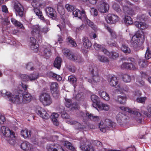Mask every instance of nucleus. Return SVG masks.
<instances>
[{
    "instance_id": "obj_2",
    "label": "nucleus",
    "mask_w": 151,
    "mask_h": 151,
    "mask_svg": "<svg viewBox=\"0 0 151 151\" xmlns=\"http://www.w3.org/2000/svg\"><path fill=\"white\" fill-rule=\"evenodd\" d=\"M73 14L75 17H78L81 19L83 20L86 24H88L93 29H96V26L93 22L87 18L84 11L82 10L81 12L79 9H76L73 11Z\"/></svg>"
},
{
    "instance_id": "obj_27",
    "label": "nucleus",
    "mask_w": 151,
    "mask_h": 151,
    "mask_svg": "<svg viewBox=\"0 0 151 151\" xmlns=\"http://www.w3.org/2000/svg\"><path fill=\"white\" fill-rule=\"evenodd\" d=\"M98 110H104L107 111L110 109V106L109 105L104 103H99L96 108Z\"/></svg>"
},
{
    "instance_id": "obj_9",
    "label": "nucleus",
    "mask_w": 151,
    "mask_h": 151,
    "mask_svg": "<svg viewBox=\"0 0 151 151\" xmlns=\"http://www.w3.org/2000/svg\"><path fill=\"white\" fill-rule=\"evenodd\" d=\"M39 99L44 106L49 105L52 102L50 95L46 93H41L39 96Z\"/></svg>"
},
{
    "instance_id": "obj_11",
    "label": "nucleus",
    "mask_w": 151,
    "mask_h": 151,
    "mask_svg": "<svg viewBox=\"0 0 151 151\" xmlns=\"http://www.w3.org/2000/svg\"><path fill=\"white\" fill-rule=\"evenodd\" d=\"M81 142V143L80 148L81 150L85 151H94L93 148L91 145L89 144L85 138H82Z\"/></svg>"
},
{
    "instance_id": "obj_23",
    "label": "nucleus",
    "mask_w": 151,
    "mask_h": 151,
    "mask_svg": "<svg viewBox=\"0 0 151 151\" xmlns=\"http://www.w3.org/2000/svg\"><path fill=\"white\" fill-rule=\"evenodd\" d=\"M98 94L105 101H108L110 99L109 94L103 89H99L98 91Z\"/></svg>"
},
{
    "instance_id": "obj_48",
    "label": "nucleus",
    "mask_w": 151,
    "mask_h": 151,
    "mask_svg": "<svg viewBox=\"0 0 151 151\" xmlns=\"http://www.w3.org/2000/svg\"><path fill=\"white\" fill-rule=\"evenodd\" d=\"M39 77V74L38 73H33L28 76V81L29 80L32 81L37 79Z\"/></svg>"
},
{
    "instance_id": "obj_52",
    "label": "nucleus",
    "mask_w": 151,
    "mask_h": 151,
    "mask_svg": "<svg viewBox=\"0 0 151 151\" xmlns=\"http://www.w3.org/2000/svg\"><path fill=\"white\" fill-rule=\"evenodd\" d=\"M65 8L68 12L73 11L75 9L74 7L69 4H66L65 5Z\"/></svg>"
},
{
    "instance_id": "obj_16",
    "label": "nucleus",
    "mask_w": 151,
    "mask_h": 151,
    "mask_svg": "<svg viewBox=\"0 0 151 151\" xmlns=\"http://www.w3.org/2000/svg\"><path fill=\"white\" fill-rule=\"evenodd\" d=\"M81 116L84 117L85 116L88 117L89 119L95 122H99L100 120V118L97 116H94L93 114H90L89 113H86L84 114L83 112H80Z\"/></svg>"
},
{
    "instance_id": "obj_43",
    "label": "nucleus",
    "mask_w": 151,
    "mask_h": 151,
    "mask_svg": "<svg viewBox=\"0 0 151 151\" xmlns=\"http://www.w3.org/2000/svg\"><path fill=\"white\" fill-rule=\"evenodd\" d=\"M63 144L68 149L72 151H76L75 148L68 141H65L63 142Z\"/></svg>"
},
{
    "instance_id": "obj_44",
    "label": "nucleus",
    "mask_w": 151,
    "mask_h": 151,
    "mask_svg": "<svg viewBox=\"0 0 151 151\" xmlns=\"http://www.w3.org/2000/svg\"><path fill=\"white\" fill-rule=\"evenodd\" d=\"M11 20L12 22L15 26L21 28H24L23 24L20 22L13 18H12Z\"/></svg>"
},
{
    "instance_id": "obj_62",
    "label": "nucleus",
    "mask_w": 151,
    "mask_h": 151,
    "mask_svg": "<svg viewBox=\"0 0 151 151\" xmlns=\"http://www.w3.org/2000/svg\"><path fill=\"white\" fill-rule=\"evenodd\" d=\"M146 99L147 98L145 97L137 98V99L136 101L137 102L143 103L145 102V101Z\"/></svg>"
},
{
    "instance_id": "obj_59",
    "label": "nucleus",
    "mask_w": 151,
    "mask_h": 151,
    "mask_svg": "<svg viewBox=\"0 0 151 151\" xmlns=\"http://www.w3.org/2000/svg\"><path fill=\"white\" fill-rule=\"evenodd\" d=\"M68 41L71 44L73 47H75L77 46V44L73 38L70 37L68 38Z\"/></svg>"
},
{
    "instance_id": "obj_45",
    "label": "nucleus",
    "mask_w": 151,
    "mask_h": 151,
    "mask_svg": "<svg viewBox=\"0 0 151 151\" xmlns=\"http://www.w3.org/2000/svg\"><path fill=\"white\" fill-rule=\"evenodd\" d=\"M89 70L93 75L98 74V70L97 67L95 65H92L89 68Z\"/></svg>"
},
{
    "instance_id": "obj_7",
    "label": "nucleus",
    "mask_w": 151,
    "mask_h": 151,
    "mask_svg": "<svg viewBox=\"0 0 151 151\" xmlns=\"http://www.w3.org/2000/svg\"><path fill=\"white\" fill-rule=\"evenodd\" d=\"M103 122H101L99 124V127L100 130L105 132L106 129H111L115 127L116 124L110 120L107 119L105 121V124L103 125Z\"/></svg>"
},
{
    "instance_id": "obj_22",
    "label": "nucleus",
    "mask_w": 151,
    "mask_h": 151,
    "mask_svg": "<svg viewBox=\"0 0 151 151\" xmlns=\"http://www.w3.org/2000/svg\"><path fill=\"white\" fill-rule=\"evenodd\" d=\"M102 50L104 53L108 56L109 58L113 59H115L119 56V54L115 52H111L108 51L105 48H102Z\"/></svg>"
},
{
    "instance_id": "obj_46",
    "label": "nucleus",
    "mask_w": 151,
    "mask_h": 151,
    "mask_svg": "<svg viewBox=\"0 0 151 151\" xmlns=\"http://www.w3.org/2000/svg\"><path fill=\"white\" fill-rule=\"evenodd\" d=\"M125 116L123 114L119 112L116 116V119L117 122L119 123H121L122 121L125 118Z\"/></svg>"
},
{
    "instance_id": "obj_8",
    "label": "nucleus",
    "mask_w": 151,
    "mask_h": 151,
    "mask_svg": "<svg viewBox=\"0 0 151 151\" xmlns=\"http://www.w3.org/2000/svg\"><path fill=\"white\" fill-rule=\"evenodd\" d=\"M119 108L121 110L128 112L131 113L132 115H134V118L139 123H141L142 121V119L141 118L142 114L138 113V111L136 110H132V109H129L128 107H125L124 106H121L119 107Z\"/></svg>"
},
{
    "instance_id": "obj_35",
    "label": "nucleus",
    "mask_w": 151,
    "mask_h": 151,
    "mask_svg": "<svg viewBox=\"0 0 151 151\" xmlns=\"http://www.w3.org/2000/svg\"><path fill=\"white\" fill-rule=\"evenodd\" d=\"M21 134L22 136L25 139L29 138L31 135L30 131L27 129L22 130L21 132Z\"/></svg>"
},
{
    "instance_id": "obj_60",
    "label": "nucleus",
    "mask_w": 151,
    "mask_h": 151,
    "mask_svg": "<svg viewBox=\"0 0 151 151\" xmlns=\"http://www.w3.org/2000/svg\"><path fill=\"white\" fill-rule=\"evenodd\" d=\"M65 106L68 107L69 108L72 105V102L70 99H65Z\"/></svg>"
},
{
    "instance_id": "obj_6",
    "label": "nucleus",
    "mask_w": 151,
    "mask_h": 151,
    "mask_svg": "<svg viewBox=\"0 0 151 151\" xmlns=\"http://www.w3.org/2000/svg\"><path fill=\"white\" fill-rule=\"evenodd\" d=\"M108 81L110 85L116 88L118 91V92H119L120 93H123L124 91H127L128 90L127 88H126L124 89L120 85L118 80L116 77L113 76L109 78Z\"/></svg>"
},
{
    "instance_id": "obj_4",
    "label": "nucleus",
    "mask_w": 151,
    "mask_h": 151,
    "mask_svg": "<svg viewBox=\"0 0 151 151\" xmlns=\"http://www.w3.org/2000/svg\"><path fill=\"white\" fill-rule=\"evenodd\" d=\"M0 132L3 133V135L7 139V140L11 145L14 144V140L12 139L14 138V134L13 132L9 129L8 127L3 126L0 128Z\"/></svg>"
},
{
    "instance_id": "obj_18",
    "label": "nucleus",
    "mask_w": 151,
    "mask_h": 151,
    "mask_svg": "<svg viewBox=\"0 0 151 151\" xmlns=\"http://www.w3.org/2000/svg\"><path fill=\"white\" fill-rule=\"evenodd\" d=\"M21 147L25 151H35L32 145L27 141L23 142L21 144Z\"/></svg>"
},
{
    "instance_id": "obj_57",
    "label": "nucleus",
    "mask_w": 151,
    "mask_h": 151,
    "mask_svg": "<svg viewBox=\"0 0 151 151\" xmlns=\"http://www.w3.org/2000/svg\"><path fill=\"white\" fill-rule=\"evenodd\" d=\"M68 80L70 83L73 84L76 82L77 80L76 78L73 76H69L68 77Z\"/></svg>"
},
{
    "instance_id": "obj_38",
    "label": "nucleus",
    "mask_w": 151,
    "mask_h": 151,
    "mask_svg": "<svg viewBox=\"0 0 151 151\" xmlns=\"http://www.w3.org/2000/svg\"><path fill=\"white\" fill-rule=\"evenodd\" d=\"M100 80V78L98 74L97 75H93L92 76V80L90 79H88V82L92 83H95L99 82Z\"/></svg>"
},
{
    "instance_id": "obj_32",
    "label": "nucleus",
    "mask_w": 151,
    "mask_h": 151,
    "mask_svg": "<svg viewBox=\"0 0 151 151\" xmlns=\"http://www.w3.org/2000/svg\"><path fill=\"white\" fill-rule=\"evenodd\" d=\"M123 19L124 23L127 26L133 23V22L132 18L129 16L125 15L123 16Z\"/></svg>"
},
{
    "instance_id": "obj_15",
    "label": "nucleus",
    "mask_w": 151,
    "mask_h": 151,
    "mask_svg": "<svg viewBox=\"0 0 151 151\" xmlns=\"http://www.w3.org/2000/svg\"><path fill=\"white\" fill-rule=\"evenodd\" d=\"M1 95L4 97H7L9 99L10 101H11L13 103H14L12 101V100L14 99L15 98H17V95H12L11 93L9 91H7L5 90H3L0 92V95Z\"/></svg>"
},
{
    "instance_id": "obj_58",
    "label": "nucleus",
    "mask_w": 151,
    "mask_h": 151,
    "mask_svg": "<svg viewBox=\"0 0 151 151\" xmlns=\"http://www.w3.org/2000/svg\"><path fill=\"white\" fill-rule=\"evenodd\" d=\"M113 8L117 12H120L121 11L119 5L117 4L114 3L113 5Z\"/></svg>"
},
{
    "instance_id": "obj_21",
    "label": "nucleus",
    "mask_w": 151,
    "mask_h": 151,
    "mask_svg": "<svg viewBox=\"0 0 151 151\" xmlns=\"http://www.w3.org/2000/svg\"><path fill=\"white\" fill-rule=\"evenodd\" d=\"M91 100L93 102L92 105L95 108H97V106L100 103V100L99 97L95 94H93L91 96Z\"/></svg>"
},
{
    "instance_id": "obj_51",
    "label": "nucleus",
    "mask_w": 151,
    "mask_h": 151,
    "mask_svg": "<svg viewBox=\"0 0 151 151\" xmlns=\"http://www.w3.org/2000/svg\"><path fill=\"white\" fill-rule=\"evenodd\" d=\"M106 29L110 32L113 38H115L116 37V35L115 32L108 27H106Z\"/></svg>"
},
{
    "instance_id": "obj_42",
    "label": "nucleus",
    "mask_w": 151,
    "mask_h": 151,
    "mask_svg": "<svg viewBox=\"0 0 151 151\" xmlns=\"http://www.w3.org/2000/svg\"><path fill=\"white\" fill-rule=\"evenodd\" d=\"M121 49L126 54H129L131 53V51L130 48L126 45H122Z\"/></svg>"
},
{
    "instance_id": "obj_5",
    "label": "nucleus",
    "mask_w": 151,
    "mask_h": 151,
    "mask_svg": "<svg viewBox=\"0 0 151 151\" xmlns=\"http://www.w3.org/2000/svg\"><path fill=\"white\" fill-rule=\"evenodd\" d=\"M62 52L68 58L73 61H76L79 64L82 63L83 61V59L81 56L77 54L71 53L68 49H64L63 50Z\"/></svg>"
},
{
    "instance_id": "obj_64",
    "label": "nucleus",
    "mask_w": 151,
    "mask_h": 151,
    "mask_svg": "<svg viewBox=\"0 0 151 151\" xmlns=\"http://www.w3.org/2000/svg\"><path fill=\"white\" fill-rule=\"evenodd\" d=\"M90 12L91 13H93L94 16L97 15L98 12L97 10L94 8H91Z\"/></svg>"
},
{
    "instance_id": "obj_34",
    "label": "nucleus",
    "mask_w": 151,
    "mask_h": 151,
    "mask_svg": "<svg viewBox=\"0 0 151 151\" xmlns=\"http://www.w3.org/2000/svg\"><path fill=\"white\" fill-rule=\"evenodd\" d=\"M84 47L86 48H88L92 45L91 42L87 37H84L82 39Z\"/></svg>"
},
{
    "instance_id": "obj_13",
    "label": "nucleus",
    "mask_w": 151,
    "mask_h": 151,
    "mask_svg": "<svg viewBox=\"0 0 151 151\" xmlns=\"http://www.w3.org/2000/svg\"><path fill=\"white\" fill-rule=\"evenodd\" d=\"M105 20L108 23H114L119 20L118 16L114 14H108L105 17Z\"/></svg>"
},
{
    "instance_id": "obj_41",
    "label": "nucleus",
    "mask_w": 151,
    "mask_h": 151,
    "mask_svg": "<svg viewBox=\"0 0 151 151\" xmlns=\"http://www.w3.org/2000/svg\"><path fill=\"white\" fill-rule=\"evenodd\" d=\"M62 60L59 57H57L55 59L54 63V66L58 69L60 68Z\"/></svg>"
},
{
    "instance_id": "obj_3",
    "label": "nucleus",
    "mask_w": 151,
    "mask_h": 151,
    "mask_svg": "<svg viewBox=\"0 0 151 151\" xmlns=\"http://www.w3.org/2000/svg\"><path fill=\"white\" fill-rule=\"evenodd\" d=\"M33 99V97L30 93L25 92L22 94V96H19L18 94L17 98H14L12 101L17 104H27L30 102Z\"/></svg>"
},
{
    "instance_id": "obj_17",
    "label": "nucleus",
    "mask_w": 151,
    "mask_h": 151,
    "mask_svg": "<svg viewBox=\"0 0 151 151\" xmlns=\"http://www.w3.org/2000/svg\"><path fill=\"white\" fill-rule=\"evenodd\" d=\"M45 11L48 17L52 18V19H55L56 18V12L52 8L47 7Z\"/></svg>"
},
{
    "instance_id": "obj_50",
    "label": "nucleus",
    "mask_w": 151,
    "mask_h": 151,
    "mask_svg": "<svg viewBox=\"0 0 151 151\" xmlns=\"http://www.w3.org/2000/svg\"><path fill=\"white\" fill-rule=\"evenodd\" d=\"M108 44L111 46H114L116 47H118L116 42L112 39H110L107 41Z\"/></svg>"
},
{
    "instance_id": "obj_61",
    "label": "nucleus",
    "mask_w": 151,
    "mask_h": 151,
    "mask_svg": "<svg viewBox=\"0 0 151 151\" xmlns=\"http://www.w3.org/2000/svg\"><path fill=\"white\" fill-rule=\"evenodd\" d=\"M83 94L82 93L77 94L76 97V99L78 101H81L83 99Z\"/></svg>"
},
{
    "instance_id": "obj_29",
    "label": "nucleus",
    "mask_w": 151,
    "mask_h": 151,
    "mask_svg": "<svg viewBox=\"0 0 151 151\" xmlns=\"http://www.w3.org/2000/svg\"><path fill=\"white\" fill-rule=\"evenodd\" d=\"M61 147L58 144H52L48 145L47 148L48 151H57Z\"/></svg>"
},
{
    "instance_id": "obj_39",
    "label": "nucleus",
    "mask_w": 151,
    "mask_h": 151,
    "mask_svg": "<svg viewBox=\"0 0 151 151\" xmlns=\"http://www.w3.org/2000/svg\"><path fill=\"white\" fill-rule=\"evenodd\" d=\"M33 10L36 15L38 16L40 19H43L44 17L42 15V12L40 11L39 7H33Z\"/></svg>"
},
{
    "instance_id": "obj_19",
    "label": "nucleus",
    "mask_w": 151,
    "mask_h": 151,
    "mask_svg": "<svg viewBox=\"0 0 151 151\" xmlns=\"http://www.w3.org/2000/svg\"><path fill=\"white\" fill-rule=\"evenodd\" d=\"M109 9V6L108 4L105 2H103L98 6L99 11L102 13H106Z\"/></svg>"
},
{
    "instance_id": "obj_12",
    "label": "nucleus",
    "mask_w": 151,
    "mask_h": 151,
    "mask_svg": "<svg viewBox=\"0 0 151 151\" xmlns=\"http://www.w3.org/2000/svg\"><path fill=\"white\" fill-rule=\"evenodd\" d=\"M14 8L16 14L19 16L22 17L24 14V9L20 4L18 1L15 2L14 4Z\"/></svg>"
},
{
    "instance_id": "obj_28",
    "label": "nucleus",
    "mask_w": 151,
    "mask_h": 151,
    "mask_svg": "<svg viewBox=\"0 0 151 151\" xmlns=\"http://www.w3.org/2000/svg\"><path fill=\"white\" fill-rule=\"evenodd\" d=\"M136 62L140 68H145L148 65L147 63V61L145 60L144 59L141 58H137Z\"/></svg>"
},
{
    "instance_id": "obj_63",
    "label": "nucleus",
    "mask_w": 151,
    "mask_h": 151,
    "mask_svg": "<svg viewBox=\"0 0 151 151\" xmlns=\"http://www.w3.org/2000/svg\"><path fill=\"white\" fill-rule=\"evenodd\" d=\"M20 78L23 81L26 82L28 81V75L21 74L20 75Z\"/></svg>"
},
{
    "instance_id": "obj_53",
    "label": "nucleus",
    "mask_w": 151,
    "mask_h": 151,
    "mask_svg": "<svg viewBox=\"0 0 151 151\" xmlns=\"http://www.w3.org/2000/svg\"><path fill=\"white\" fill-rule=\"evenodd\" d=\"M93 47L94 48L97 50H100L101 51L103 52L102 50V48H105L104 47L103 45H100L96 43H95L93 45Z\"/></svg>"
},
{
    "instance_id": "obj_54",
    "label": "nucleus",
    "mask_w": 151,
    "mask_h": 151,
    "mask_svg": "<svg viewBox=\"0 0 151 151\" xmlns=\"http://www.w3.org/2000/svg\"><path fill=\"white\" fill-rule=\"evenodd\" d=\"M130 65H132L131 63L124 62L121 65V68H126L129 69Z\"/></svg>"
},
{
    "instance_id": "obj_20",
    "label": "nucleus",
    "mask_w": 151,
    "mask_h": 151,
    "mask_svg": "<svg viewBox=\"0 0 151 151\" xmlns=\"http://www.w3.org/2000/svg\"><path fill=\"white\" fill-rule=\"evenodd\" d=\"M36 113L43 119H47L50 118V114L45 110L42 109L41 110H38L36 111Z\"/></svg>"
},
{
    "instance_id": "obj_30",
    "label": "nucleus",
    "mask_w": 151,
    "mask_h": 151,
    "mask_svg": "<svg viewBox=\"0 0 151 151\" xmlns=\"http://www.w3.org/2000/svg\"><path fill=\"white\" fill-rule=\"evenodd\" d=\"M134 25L138 28L141 29H145L148 27V25L144 22H135Z\"/></svg>"
},
{
    "instance_id": "obj_25",
    "label": "nucleus",
    "mask_w": 151,
    "mask_h": 151,
    "mask_svg": "<svg viewBox=\"0 0 151 151\" xmlns=\"http://www.w3.org/2000/svg\"><path fill=\"white\" fill-rule=\"evenodd\" d=\"M30 43L31 44V47L32 50H35V51L37 52L38 51V48L39 47V45L37 43L36 40L33 37H31L30 38Z\"/></svg>"
},
{
    "instance_id": "obj_24",
    "label": "nucleus",
    "mask_w": 151,
    "mask_h": 151,
    "mask_svg": "<svg viewBox=\"0 0 151 151\" xmlns=\"http://www.w3.org/2000/svg\"><path fill=\"white\" fill-rule=\"evenodd\" d=\"M33 7L42 8L44 6V4L42 0H33L32 3Z\"/></svg>"
},
{
    "instance_id": "obj_33",
    "label": "nucleus",
    "mask_w": 151,
    "mask_h": 151,
    "mask_svg": "<svg viewBox=\"0 0 151 151\" xmlns=\"http://www.w3.org/2000/svg\"><path fill=\"white\" fill-rule=\"evenodd\" d=\"M69 124L71 125H75V127L76 129H83L85 128V126L81 124L78 122L75 121H70L68 122Z\"/></svg>"
},
{
    "instance_id": "obj_49",
    "label": "nucleus",
    "mask_w": 151,
    "mask_h": 151,
    "mask_svg": "<svg viewBox=\"0 0 151 151\" xmlns=\"http://www.w3.org/2000/svg\"><path fill=\"white\" fill-rule=\"evenodd\" d=\"M57 10L58 12L61 15H63L65 13V11L63 7L61 5L58 6Z\"/></svg>"
},
{
    "instance_id": "obj_37",
    "label": "nucleus",
    "mask_w": 151,
    "mask_h": 151,
    "mask_svg": "<svg viewBox=\"0 0 151 151\" xmlns=\"http://www.w3.org/2000/svg\"><path fill=\"white\" fill-rule=\"evenodd\" d=\"M48 76L52 78L53 79H56L58 81H60L62 79V77L59 75H58L51 72L48 73Z\"/></svg>"
},
{
    "instance_id": "obj_56",
    "label": "nucleus",
    "mask_w": 151,
    "mask_h": 151,
    "mask_svg": "<svg viewBox=\"0 0 151 151\" xmlns=\"http://www.w3.org/2000/svg\"><path fill=\"white\" fill-rule=\"evenodd\" d=\"M145 57L146 59H149L151 58V51L150 50L148 47L146 51Z\"/></svg>"
},
{
    "instance_id": "obj_40",
    "label": "nucleus",
    "mask_w": 151,
    "mask_h": 151,
    "mask_svg": "<svg viewBox=\"0 0 151 151\" xmlns=\"http://www.w3.org/2000/svg\"><path fill=\"white\" fill-rule=\"evenodd\" d=\"M42 53V55L46 59L49 58L51 55L50 50L48 48L44 49Z\"/></svg>"
},
{
    "instance_id": "obj_31",
    "label": "nucleus",
    "mask_w": 151,
    "mask_h": 151,
    "mask_svg": "<svg viewBox=\"0 0 151 151\" xmlns=\"http://www.w3.org/2000/svg\"><path fill=\"white\" fill-rule=\"evenodd\" d=\"M115 99L116 102L120 104H124L125 103L127 98L125 95L123 96L119 95L117 97H115Z\"/></svg>"
},
{
    "instance_id": "obj_10",
    "label": "nucleus",
    "mask_w": 151,
    "mask_h": 151,
    "mask_svg": "<svg viewBox=\"0 0 151 151\" xmlns=\"http://www.w3.org/2000/svg\"><path fill=\"white\" fill-rule=\"evenodd\" d=\"M122 1L121 5L125 13H127L128 14L131 15H134L135 14V12L130 7V6L131 5V3L128 1Z\"/></svg>"
},
{
    "instance_id": "obj_26",
    "label": "nucleus",
    "mask_w": 151,
    "mask_h": 151,
    "mask_svg": "<svg viewBox=\"0 0 151 151\" xmlns=\"http://www.w3.org/2000/svg\"><path fill=\"white\" fill-rule=\"evenodd\" d=\"M58 87V85L56 82H52L50 85V90L53 96H54L55 94L57 95V90Z\"/></svg>"
},
{
    "instance_id": "obj_36",
    "label": "nucleus",
    "mask_w": 151,
    "mask_h": 151,
    "mask_svg": "<svg viewBox=\"0 0 151 151\" xmlns=\"http://www.w3.org/2000/svg\"><path fill=\"white\" fill-rule=\"evenodd\" d=\"M58 114L53 113L51 115V119L54 124L56 126H58L59 124V122L58 120Z\"/></svg>"
},
{
    "instance_id": "obj_55",
    "label": "nucleus",
    "mask_w": 151,
    "mask_h": 151,
    "mask_svg": "<svg viewBox=\"0 0 151 151\" xmlns=\"http://www.w3.org/2000/svg\"><path fill=\"white\" fill-rule=\"evenodd\" d=\"M122 78L123 81L125 82H129L131 81V77L129 75L124 74L123 75Z\"/></svg>"
},
{
    "instance_id": "obj_1",
    "label": "nucleus",
    "mask_w": 151,
    "mask_h": 151,
    "mask_svg": "<svg viewBox=\"0 0 151 151\" xmlns=\"http://www.w3.org/2000/svg\"><path fill=\"white\" fill-rule=\"evenodd\" d=\"M145 38L143 31L137 32L132 37L131 41L132 46L136 50H139L141 43L142 44L144 42Z\"/></svg>"
},
{
    "instance_id": "obj_47",
    "label": "nucleus",
    "mask_w": 151,
    "mask_h": 151,
    "mask_svg": "<svg viewBox=\"0 0 151 151\" xmlns=\"http://www.w3.org/2000/svg\"><path fill=\"white\" fill-rule=\"evenodd\" d=\"M97 58L98 60L101 62L108 63L109 62L108 58L103 55H97Z\"/></svg>"
},
{
    "instance_id": "obj_14",
    "label": "nucleus",
    "mask_w": 151,
    "mask_h": 151,
    "mask_svg": "<svg viewBox=\"0 0 151 151\" xmlns=\"http://www.w3.org/2000/svg\"><path fill=\"white\" fill-rule=\"evenodd\" d=\"M31 33L33 36L36 37L37 39L41 38L40 34V27L38 25L33 26L31 27Z\"/></svg>"
}]
</instances>
